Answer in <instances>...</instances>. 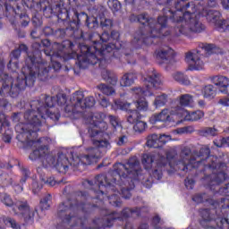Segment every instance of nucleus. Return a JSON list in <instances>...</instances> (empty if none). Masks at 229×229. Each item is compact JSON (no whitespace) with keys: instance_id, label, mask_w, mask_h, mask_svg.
<instances>
[{"instance_id":"1","label":"nucleus","mask_w":229,"mask_h":229,"mask_svg":"<svg viewBox=\"0 0 229 229\" xmlns=\"http://www.w3.org/2000/svg\"><path fill=\"white\" fill-rule=\"evenodd\" d=\"M115 49H119L117 45H106L101 43H94L93 47L82 46L81 47V51L82 53L81 55L78 56L80 67L81 69H85L88 67L89 64L91 65L96 64L100 60V65H103L106 62V58L104 56H112V52L115 53Z\"/></svg>"},{"instance_id":"2","label":"nucleus","mask_w":229,"mask_h":229,"mask_svg":"<svg viewBox=\"0 0 229 229\" xmlns=\"http://www.w3.org/2000/svg\"><path fill=\"white\" fill-rule=\"evenodd\" d=\"M145 88H137L132 90V96L136 101L134 105L138 112H148L149 104L148 101L141 98H149L153 95V89H158L162 85V79L157 72H152L147 75L144 81Z\"/></svg>"},{"instance_id":"3","label":"nucleus","mask_w":229,"mask_h":229,"mask_svg":"<svg viewBox=\"0 0 229 229\" xmlns=\"http://www.w3.org/2000/svg\"><path fill=\"white\" fill-rule=\"evenodd\" d=\"M0 200L5 207H13L15 214H20L24 217L25 221H30L33 217H35V211L30 208L28 203L22 201H17L15 205H13V200L8 196L6 193L0 194Z\"/></svg>"},{"instance_id":"4","label":"nucleus","mask_w":229,"mask_h":229,"mask_svg":"<svg viewBox=\"0 0 229 229\" xmlns=\"http://www.w3.org/2000/svg\"><path fill=\"white\" fill-rule=\"evenodd\" d=\"M181 22V33H187L193 31V33H199L203 30V25L198 21V17L195 13L186 12L182 19L179 20Z\"/></svg>"},{"instance_id":"5","label":"nucleus","mask_w":229,"mask_h":229,"mask_svg":"<svg viewBox=\"0 0 229 229\" xmlns=\"http://www.w3.org/2000/svg\"><path fill=\"white\" fill-rule=\"evenodd\" d=\"M189 71H203L207 60L199 50H191L185 55Z\"/></svg>"},{"instance_id":"6","label":"nucleus","mask_w":229,"mask_h":229,"mask_svg":"<svg viewBox=\"0 0 229 229\" xmlns=\"http://www.w3.org/2000/svg\"><path fill=\"white\" fill-rule=\"evenodd\" d=\"M178 108L177 107H172L169 109H164L160 114H154L150 117V123L151 124H155L156 123H164L167 121L168 123H173L172 126H176V124H180V118H174V115H178Z\"/></svg>"},{"instance_id":"7","label":"nucleus","mask_w":229,"mask_h":229,"mask_svg":"<svg viewBox=\"0 0 229 229\" xmlns=\"http://www.w3.org/2000/svg\"><path fill=\"white\" fill-rule=\"evenodd\" d=\"M155 56L158 64H165L166 65H173L176 62L174 56L176 53L173 48L165 47L160 50L156 51Z\"/></svg>"},{"instance_id":"8","label":"nucleus","mask_w":229,"mask_h":229,"mask_svg":"<svg viewBox=\"0 0 229 229\" xmlns=\"http://www.w3.org/2000/svg\"><path fill=\"white\" fill-rule=\"evenodd\" d=\"M205 114L203 111H195V112H189L185 108L179 106L177 109V114L174 115V119H179L180 123L182 121H199L204 117Z\"/></svg>"},{"instance_id":"9","label":"nucleus","mask_w":229,"mask_h":229,"mask_svg":"<svg viewBox=\"0 0 229 229\" xmlns=\"http://www.w3.org/2000/svg\"><path fill=\"white\" fill-rule=\"evenodd\" d=\"M219 15L217 11H208L206 13L208 21L216 24L218 31H229V20H219Z\"/></svg>"},{"instance_id":"10","label":"nucleus","mask_w":229,"mask_h":229,"mask_svg":"<svg viewBox=\"0 0 229 229\" xmlns=\"http://www.w3.org/2000/svg\"><path fill=\"white\" fill-rule=\"evenodd\" d=\"M131 106V104H122L120 101H115L113 108L114 110H128L127 121L131 124H135V122L140 119V115L139 112L130 110Z\"/></svg>"},{"instance_id":"11","label":"nucleus","mask_w":229,"mask_h":229,"mask_svg":"<svg viewBox=\"0 0 229 229\" xmlns=\"http://www.w3.org/2000/svg\"><path fill=\"white\" fill-rule=\"evenodd\" d=\"M171 140V136L163 134L158 136L157 134H153L148 136L147 140V146L148 148H160V144H165V142H169Z\"/></svg>"},{"instance_id":"12","label":"nucleus","mask_w":229,"mask_h":229,"mask_svg":"<svg viewBox=\"0 0 229 229\" xmlns=\"http://www.w3.org/2000/svg\"><path fill=\"white\" fill-rule=\"evenodd\" d=\"M200 225L206 229H223L224 226L228 225V220L226 218H218L217 220L204 218Z\"/></svg>"},{"instance_id":"13","label":"nucleus","mask_w":229,"mask_h":229,"mask_svg":"<svg viewBox=\"0 0 229 229\" xmlns=\"http://www.w3.org/2000/svg\"><path fill=\"white\" fill-rule=\"evenodd\" d=\"M212 82L218 88L222 94H229V79L223 75H216L212 78Z\"/></svg>"},{"instance_id":"14","label":"nucleus","mask_w":229,"mask_h":229,"mask_svg":"<svg viewBox=\"0 0 229 229\" xmlns=\"http://www.w3.org/2000/svg\"><path fill=\"white\" fill-rule=\"evenodd\" d=\"M89 124H91L92 126L89 130V132L91 135V137H96V135H99V132H98L99 131V130L101 131H105V130H106L107 128L106 123L98 121V116H92L89 121Z\"/></svg>"},{"instance_id":"15","label":"nucleus","mask_w":229,"mask_h":229,"mask_svg":"<svg viewBox=\"0 0 229 229\" xmlns=\"http://www.w3.org/2000/svg\"><path fill=\"white\" fill-rule=\"evenodd\" d=\"M43 66H40V69L38 70V73H35L33 72V70L30 71V75L29 76H25V80H21L18 85H16L17 89H22V83L24 85H29L28 81H30V80H31V81H34L35 78H37V76L38 78H40V80H42V76H47V69L42 70Z\"/></svg>"},{"instance_id":"16","label":"nucleus","mask_w":229,"mask_h":229,"mask_svg":"<svg viewBox=\"0 0 229 229\" xmlns=\"http://www.w3.org/2000/svg\"><path fill=\"white\" fill-rule=\"evenodd\" d=\"M84 17L86 18L88 27L89 28H98V22H100L101 26H112V21L111 20H106L105 17H100V18H93L92 19V25H90V19L87 14H83Z\"/></svg>"},{"instance_id":"17","label":"nucleus","mask_w":229,"mask_h":229,"mask_svg":"<svg viewBox=\"0 0 229 229\" xmlns=\"http://www.w3.org/2000/svg\"><path fill=\"white\" fill-rule=\"evenodd\" d=\"M56 167L60 173H66L67 169H69V159L65 156L61 155L57 160Z\"/></svg>"},{"instance_id":"18","label":"nucleus","mask_w":229,"mask_h":229,"mask_svg":"<svg viewBox=\"0 0 229 229\" xmlns=\"http://www.w3.org/2000/svg\"><path fill=\"white\" fill-rule=\"evenodd\" d=\"M94 105H96V100L92 97L87 98L85 100H81V98H77L76 106H81V108H90Z\"/></svg>"},{"instance_id":"19","label":"nucleus","mask_w":229,"mask_h":229,"mask_svg":"<svg viewBox=\"0 0 229 229\" xmlns=\"http://www.w3.org/2000/svg\"><path fill=\"white\" fill-rule=\"evenodd\" d=\"M94 158H96V156H85V157H75L73 158V162L71 163L72 165H80V163L81 164H85L89 165L92 164V162H96V160H94Z\"/></svg>"},{"instance_id":"20","label":"nucleus","mask_w":229,"mask_h":229,"mask_svg":"<svg viewBox=\"0 0 229 229\" xmlns=\"http://www.w3.org/2000/svg\"><path fill=\"white\" fill-rule=\"evenodd\" d=\"M202 96L206 99H214L216 98V90L214 89V85L208 84L202 88Z\"/></svg>"},{"instance_id":"21","label":"nucleus","mask_w":229,"mask_h":229,"mask_svg":"<svg viewBox=\"0 0 229 229\" xmlns=\"http://www.w3.org/2000/svg\"><path fill=\"white\" fill-rule=\"evenodd\" d=\"M38 126H40V121H38L37 116H34V118H31L30 123L28 124V128H30L29 133L30 135L34 134V137H36L37 133H35V131H38Z\"/></svg>"},{"instance_id":"22","label":"nucleus","mask_w":229,"mask_h":229,"mask_svg":"<svg viewBox=\"0 0 229 229\" xmlns=\"http://www.w3.org/2000/svg\"><path fill=\"white\" fill-rule=\"evenodd\" d=\"M135 74L133 73H126L124 74L121 81L120 84L122 87H130V85H133V82L135 81Z\"/></svg>"},{"instance_id":"23","label":"nucleus","mask_w":229,"mask_h":229,"mask_svg":"<svg viewBox=\"0 0 229 229\" xmlns=\"http://www.w3.org/2000/svg\"><path fill=\"white\" fill-rule=\"evenodd\" d=\"M165 103H167V95L161 94V95L156 97V98L153 102V106L156 108H160V107L164 106L165 105Z\"/></svg>"},{"instance_id":"24","label":"nucleus","mask_w":229,"mask_h":229,"mask_svg":"<svg viewBox=\"0 0 229 229\" xmlns=\"http://www.w3.org/2000/svg\"><path fill=\"white\" fill-rule=\"evenodd\" d=\"M200 49L205 51L207 55H212V53H217V47L215 45L208 44V43H201L199 45Z\"/></svg>"},{"instance_id":"25","label":"nucleus","mask_w":229,"mask_h":229,"mask_svg":"<svg viewBox=\"0 0 229 229\" xmlns=\"http://www.w3.org/2000/svg\"><path fill=\"white\" fill-rule=\"evenodd\" d=\"M47 153V147H41L40 148L34 150L33 153L30 154V160H37L39 157H44Z\"/></svg>"},{"instance_id":"26","label":"nucleus","mask_w":229,"mask_h":229,"mask_svg":"<svg viewBox=\"0 0 229 229\" xmlns=\"http://www.w3.org/2000/svg\"><path fill=\"white\" fill-rule=\"evenodd\" d=\"M192 96L191 95H182L180 98V105L181 106H191L193 103Z\"/></svg>"},{"instance_id":"27","label":"nucleus","mask_w":229,"mask_h":229,"mask_svg":"<svg viewBox=\"0 0 229 229\" xmlns=\"http://www.w3.org/2000/svg\"><path fill=\"white\" fill-rule=\"evenodd\" d=\"M142 164H143L145 169H150L151 165L153 164V157L149 154L143 155Z\"/></svg>"},{"instance_id":"28","label":"nucleus","mask_w":229,"mask_h":229,"mask_svg":"<svg viewBox=\"0 0 229 229\" xmlns=\"http://www.w3.org/2000/svg\"><path fill=\"white\" fill-rule=\"evenodd\" d=\"M107 4L114 13L121 10V3H119V0H108Z\"/></svg>"},{"instance_id":"29","label":"nucleus","mask_w":229,"mask_h":229,"mask_svg":"<svg viewBox=\"0 0 229 229\" xmlns=\"http://www.w3.org/2000/svg\"><path fill=\"white\" fill-rule=\"evenodd\" d=\"M2 223H4L6 226H10L11 228L17 229V222L15 220L12 219L11 217L4 216L0 219Z\"/></svg>"},{"instance_id":"30","label":"nucleus","mask_w":229,"mask_h":229,"mask_svg":"<svg viewBox=\"0 0 229 229\" xmlns=\"http://www.w3.org/2000/svg\"><path fill=\"white\" fill-rule=\"evenodd\" d=\"M147 126L148 124L146 123V122H142L139 119L134 123V130L139 132L144 131Z\"/></svg>"},{"instance_id":"31","label":"nucleus","mask_w":229,"mask_h":229,"mask_svg":"<svg viewBox=\"0 0 229 229\" xmlns=\"http://www.w3.org/2000/svg\"><path fill=\"white\" fill-rule=\"evenodd\" d=\"M99 89L102 90L103 94H106V96H112V94L114 92V88L105 84L100 85Z\"/></svg>"},{"instance_id":"32","label":"nucleus","mask_w":229,"mask_h":229,"mask_svg":"<svg viewBox=\"0 0 229 229\" xmlns=\"http://www.w3.org/2000/svg\"><path fill=\"white\" fill-rule=\"evenodd\" d=\"M93 144L98 148H110V143L107 140H95Z\"/></svg>"},{"instance_id":"33","label":"nucleus","mask_w":229,"mask_h":229,"mask_svg":"<svg viewBox=\"0 0 229 229\" xmlns=\"http://www.w3.org/2000/svg\"><path fill=\"white\" fill-rule=\"evenodd\" d=\"M173 77L175 81H180L181 83L183 82V80H185V75H183L182 72H174Z\"/></svg>"},{"instance_id":"34","label":"nucleus","mask_w":229,"mask_h":229,"mask_svg":"<svg viewBox=\"0 0 229 229\" xmlns=\"http://www.w3.org/2000/svg\"><path fill=\"white\" fill-rule=\"evenodd\" d=\"M51 200V195L47 196L41 200V207L44 209L49 208V201Z\"/></svg>"},{"instance_id":"35","label":"nucleus","mask_w":229,"mask_h":229,"mask_svg":"<svg viewBox=\"0 0 229 229\" xmlns=\"http://www.w3.org/2000/svg\"><path fill=\"white\" fill-rule=\"evenodd\" d=\"M0 182L4 183V185H7V183H10V177L8 176V174H4L0 175Z\"/></svg>"},{"instance_id":"36","label":"nucleus","mask_w":229,"mask_h":229,"mask_svg":"<svg viewBox=\"0 0 229 229\" xmlns=\"http://www.w3.org/2000/svg\"><path fill=\"white\" fill-rule=\"evenodd\" d=\"M157 22L161 26V28H164L167 23V17L165 16L159 17L157 20Z\"/></svg>"},{"instance_id":"37","label":"nucleus","mask_w":229,"mask_h":229,"mask_svg":"<svg viewBox=\"0 0 229 229\" xmlns=\"http://www.w3.org/2000/svg\"><path fill=\"white\" fill-rule=\"evenodd\" d=\"M32 187H33V192L34 194H37V191H40V189H42V185H38V182H33L32 184Z\"/></svg>"},{"instance_id":"38","label":"nucleus","mask_w":229,"mask_h":229,"mask_svg":"<svg viewBox=\"0 0 229 229\" xmlns=\"http://www.w3.org/2000/svg\"><path fill=\"white\" fill-rule=\"evenodd\" d=\"M219 104L222 105L223 106H229V98H224L219 100Z\"/></svg>"},{"instance_id":"39","label":"nucleus","mask_w":229,"mask_h":229,"mask_svg":"<svg viewBox=\"0 0 229 229\" xmlns=\"http://www.w3.org/2000/svg\"><path fill=\"white\" fill-rule=\"evenodd\" d=\"M215 146H216V148H223V146H225V141H223V139H219V140H216L214 141Z\"/></svg>"},{"instance_id":"40","label":"nucleus","mask_w":229,"mask_h":229,"mask_svg":"<svg viewBox=\"0 0 229 229\" xmlns=\"http://www.w3.org/2000/svg\"><path fill=\"white\" fill-rule=\"evenodd\" d=\"M193 185H194L193 180H191V179L185 180V186L187 187V189H192Z\"/></svg>"},{"instance_id":"41","label":"nucleus","mask_w":229,"mask_h":229,"mask_svg":"<svg viewBox=\"0 0 229 229\" xmlns=\"http://www.w3.org/2000/svg\"><path fill=\"white\" fill-rule=\"evenodd\" d=\"M110 123L112 126H114V128H117V126H119V123L117 122V119L114 116L110 117Z\"/></svg>"},{"instance_id":"42","label":"nucleus","mask_w":229,"mask_h":229,"mask_svg":"<svg viewBox=\"0 0 229 229\" xmlns=\"http://www.w3.org/2000/svg\"><path fill=\"white\" fill-rule=\"evenodd\" d=\"M100 105L104 107L108 106V105H110V103L108 102V100H106V98H102V100L100 101Z\"/></svg>"},{"instance_id":"43","label":"nucleus","mask_w":229,"mask_h":229,"mask_svg":"<svg viewBox=\"0 0 229 229\" xmlns=\"http://www.w3.org/2000/svg\"><path fill=\"white\" fill-rule=\"evenodd\" d=\"M108 38V33L105 32L100 36V40H102V42H106Z\"/></svg>"},{"instance_id":"44","label":"nucleus","mask_w":229,"mask_h":229,"mask_svg":"<svg viewBox=\"0 0 229 229\" xmlns=\"http://www.w3.org/2000/svg\"><path fill=\"white\" fill-rule=\"evenodd\" d=\"M222 4L225 10H229V0H222Z\"/></svg>"},{"instance_id":"45","label":"nucleus","mask_w":229,"mask_h":229,"mask_svg":"<svg viewBox=\"0 0 229 229\" xmlns=\"http://www.w3.org/2000/svg\"><path fill=\"white\" fill-rule=\"evenodd\" d=\"M189 131V127L180 128L177 130V133H187Z\"/></svg>"},{"instance_id":"46","label":"nucleus","mask_w":229,"mask_h":229,"mask_svg":"<svg viewBox=\"0 0 229 229\" xmlns=\"http://www.w3.org/2000/svg\"><path fill=\"white\" fill-rule=\"evenodd\" d=\"M25 119L29 120L30 117H35V113L33 112H28L24 114Z\"/></svg>"},{"instance_id":"47","label":"nucleus","mask_w":229,"mask_h":229,"mask_svg":"<svg viewBox=\"0 0 229 229\" xmlns=\"http://www.w3.org/2000/svg\"><path fill=\"white\" fill-rule=\"evenodd\" d=\"M52 65H53L55 71H58V69H60V67H62V65L58 62L52 63Z\"/></svg>"},{"instance_id":"48","label":"nucleus","mask_w":229,"mask_h":229,"mask_svg":"<svg viewBox=\"0 0 229 229\" xmlns=\"http://www.w3.org/2000/svg\"><path fill=\"white\" fill-rule=\"evenodd\" d=\"M123 198H125V199H128V198H130V196H131V194H130V191L128 190H125L123 191Z\"/></svg>"},{"instance_id":"49","label":"nucleus","mask_w":229,"mask_h":229,"mask_svg":"<svg viewBox=\"0 0 229 229\" xmlns=\"http://www.w3.org/2000/svg\"><path fill=\"white\" fill-rule=\"evenodd\" d=\"M151 37H160V35H158V30L152 29L151 30Z\"/></svg>"},{"instance_id":"50","label":"nucleus","mask_w":229,"mask_h":229,"mask_svg":"<svg viewBox=\"0 0 229 229\" xmlns=\"http://www.w3.org/2000/svg\"><path fill=\"white\" fill-rule=\"evenodd\" d=\"M118 169L120 171H126V173H128V171L126 170V165H124L123 164H118Z\"/></svg>"},{"instance_id":"51","label":"nucleus","mask_w":229,"mask_h":229,"mask_svg":"<svg viewBox=\"0 0 229 229\" xmlns=\"http://www.w3.org/2000/svg\"><path fill=\"white\" fill-rule=\"evenodd\" d=\"M20 55H21V51L15 50L13 52V56H14V58H19Z\"/></svg>"},{"instance_id":"52","label":"nucleus","mask_w":229,"mask_h":229,"mask_svg":"<svg viewBox=\"0 0 229 229\" xmlns=\"http://www.w3.org/2000/svg\"><path fill=\"white\" fill-rule=\"evenodd\" d=\"M207 133L214 136V135H216V129H208Z\"/></svg>"},{"instance_id":"53","label":"nucleus","mask_w":229,"mask_h":229,"mask_svg":"<svg viewBox=\"0 0 229 229\" xmlns=\"http://www.w3.org/2000/svg\"><path fill=\"white\" fill-rule=\"evenodd\" d=\"M124 140H126V137H124V136L120 138V140L118 141V145L123 146V144H124Z\"/></svg>"},{"instance_id":"54","label":"nucleus","mask_w":229,"mask_h":229,"mask_svg":"<svg viewBox=\"0 0 229 229\" xmlns=\"http://www.w3.org/2000/svg\"><path fill=\"white\" fill-rule=\"evenodd\" d=\"M224 146H229V137L223 138Z\"/></svg>"},{"instance_id":"55","label":"nucleus","mask_w":229,"mask_h":229,"mask_svg":"<svg viewBox=\"0 0 229 229\" xmlns=\"http://www.w3.org/2000/svg\"><path fill=\"white\" fill-rule=\"evenodd\" d=\"M164 162H165V157L161 159V161L158 163V166L162 167L163 165H165V164Z\"/></svg>"},{"instance_id":"56","label":"nucleus","mask_w":229,"mask_h":229,"mask_svg":"<svg viewBox=\"0 0 229 229\" xmlns=\"http://www.w3.org/2000/svg\"><path fill=\"white\" fill-rule=\"evenodd\" d=\"M126 4H133L135 3V0H124Z\"/></svg>"},{"instance_id":"57","label":"nucleus","mask_w":229,"mask_h":229,"mask_svg":"<svg viewBox=\"0 0 229 229\" xmlns=\"http://www.w3.org/2000/svg\"><path fill=\"white\" fill-rule=\"evenodd\" d=\"M4 142H10V140H12V137H10V136L4 137Z\"/></svg>"},{"instance_id":"58","label":"nucleus","mask_w":229,"mask_h":229,"mask_svg":"<svg viewBox=\"0 0 229 229\" xmlns=\"http://www.w3.org/2000/svg\"><path fill=\"white\" fill-rule=\"evenodd\" d=\"M117 174H118V178H126V175H124L123 173L117 172Z\"/></svg>"},{"instance_id":"59","label":"nucleus","mask_w":229,"mask_h":229,"mask_svg":"<svg viewBox=\"0 0 229 229\" xmlns=\"http://www.w3.org/2000/svg\"><path fill=\"white\" fill-rule=\"evenodd\" d=\"M199 106H201V107L205 106V101L204 100H199Z\"/></svg>"},{"instance_id":"60","label":"nucleus","mask_w":229,"mask_h":229,"mask_svg":"<svg viewBox=\"0 0 229 229\" xmlns=\"http://www.w3.org/2000/svg\"><path fill=\"white\" fill-rule=\"evenodd\" d=\"M12 65H13V67H17V64H13V63H12V61H10L8 67L10 68V67H12Z\"/></svg>"},{"instance_id":"61","label":"nucleus","mask_w":229,"mask_h":229,"mask_svg":"<svg viewBox=\"0 0 229 229\" xmlns=\"http://www.w3.org/2000/svg\"><path fill=\"white\" fill-rule=\"evenodd\" d=\"M160 221V218L158 216H156L154 218V223H158Z\"/></svg>"},{"instance_id":"62","label":"nucleus","mask_w":229,"mask_h":229,"mask_svg":"<svg viewBox=\"0 0 229 229\" xmlns=\"http://www.w3.org/2000/svg\"><path fill=\"white\" fill-rule=\"evenodd\" d=\"M104 185L108 187V185H110V182H106V184L100 183L99 188L101 189V187H103Z\"/></svg>"},{"instance_id":"63","label":"nucleus","mask_w":229,"mask_h":229,"mask_svg":"<svg viewBox=\"0 0 229 229\" xmlns=\"http://www.w3.org/2000/svg\"><path fill=\"white\" fill-rule=\"evenodd\" d=\"M142 18L144 19V16L140 15V16L139 17L138 21H139L140 22H142V21H141Z\"/></svg>"},{"instance_id":"64","label":"nucleus","mask_w":229,"mask_h":229,"mask_svg":"<svg viewBox=\"0 0 229 229\" xmlns=\"http://www.w3.org/2000/svg\"><path fill=\"white\" fill-rule=\"evenodd\" d=\"M29 60H30V62H31L32 64H35V59L30 58Z\"/></svg>"}]
</instances>
